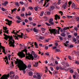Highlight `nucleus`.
I'll return each instance as SVG.
<instances>
[{
  "instance_id": "nucleus-1",
  "label": "nucleus",
  "mask_w": 79,
  "mask_h": 79,
  "mask_svg": "<svg viewBox=\"0 0 79 79\" xmlns=\"http://www.w3.org/2000/svg\"><path fill=\"white\" fill-rule=\"evenodd\" d=\"M8 39H9V43L8 45H10L9 46L10 47H15V45L14 44H15V42L13 39V36H8V37L7 38V40Z\"/></svg>"
},
{
  "instance_id": "nucleus-2",
  "label": "nucleus",
  "mask_w": 79,
  "mask_h": 79,
  "mask_svg": "<svg viewBox=\"0 0 79 79\" xmlns=\"http://www.w3.org/2000/svg\"><path fill=\"white\" fill-rule=\"evenodd\" d=\"M27 48H25V49L23 50H22L21 52H19L17 54V55H18L21 58H23L24 57H25V54L23 53L24 52H25V53H26V55L27 54Z\"/></svg>"
},
{
  "instance_id": "nucleus-3",
  "label": "nucleus",
  "mask_w": 79,
  "mask_h": 79,
  "mask_svg": "<svg viewBox=\"0 0 79 79\" xmlns=\"http://www.w3.org/2000/svg\"><path fill=\"white\" fill-rule=\"evenodd\" d=\"M32 54L33 55H35V53L34 51H32L31 52V54L29 53H28L26 56V58L27 59H28V60H34V56H32Z\"/></svg>"
},
{
  "instance_id": "nucleus-4",
  "label": "nucleus",
  "mask_w": 79,
  "mask_h": 79,
  "mask_svg": "<svg viewBox=\"0 0 79 79\" xmlns=\"http://www.w3.org/2000/svg\"><path fill=\"white\" fill-rule=\"evenodd\" d=\"M18 68H19L20 71H23V74L26 73V71H25V70L27 68V65L25 64L22 65H19V67Z\"/></svg>"
},
{
  "instance_id": "nucleus-5",
  "label": "nucleus",
  "mask_w": 79,
  "mask_h": 79,
  "mask_svg": "<svg viewBox=\"0 0 79 79\" xmlns=\"http://www.w3.org/2000/svg\"><path fill=\"white\" fill-rule=\"evenodd\" d=\"M16 60L17 61H15V62L16 64L18 65V67H19V65L22 66L24 64V62L23 61L21 60H19V59H17Z\"/></svg>"
},
{
  "instance_id": "nucleus-6",
  "label": "nucleus",
  "mask_w": 79,
  "mask_h": 79,
  "mask_svg": "<svg viewBox=\"0 0 79 79\" xmlns=\"http://www.w3.org/2000/svg\"><path fill=\"white\" fill-rule=\"evenodd\" d=\"M49 31H50L51 34H59L60 31H58L57 30H56V29H49Z\"/></svg>"
},
{
  "instance_id": "nucleus-7",
  "label": "nucleus",
  "mask_w": 79,
  "mask_h": 79,
  "mask_svg": "<svg viewBox=\"0 0 79 79\" xmlns=\"http://www.w3.org/2000/svg\"><path fill=\"white\" fill-rule=\"evenodd\" d=\"M53 19H50L49 22V23L50 24L47 23V22L45 23V24H46V25H47V26H50L51 25H54V23L53 22Z\"/></svg>"
},
{
  "instance_id": "nucleus-8",
  "label": "nucleus",
  "mask_w": 79,
  "mask_h": 79,
  "mask_svg": "<svg viewBox=\"0 0 79 79\" xmlns=\"http://www.w3.org/2000/svg\"><path fill=\"white\" fill-rule=\"evenodd\" d=\"M10 74L9 73L7 75H3L1 78V79H8V77L10 76Z\"/></svg>"
},
{
  "instance_id": "nucleus-9",
  "label": "nucleus",
  "mask_w": 79,
  "mask_h": 79,
  "mask_svg": "<svg viewBox=\"0 0 79 79\" xmlns=\"http://www.w3.org/2000/svg\"><path fill=\"white\" fill-rule=\"evenodd\" d=\"M1 44H2L0 43V48H1V49L2 48V52H3L4 53L5 55H6V53L5 52V48L4 47L2 46V45H1Z\"/></svg>"
},
{
  "instance_id": "nucleus-10",
  "label": "nucleus",
  "mask_w": 79,
  "mask_h": 79,
  "mask_svg": "<svg viewBox=\"0 0 79 79\" xmlns=\"http://www.w3.org/2000/svg\"><path fill=\"white\" fill-rule=\"evenodd\" d=\"M5 21H7L8 23V25L9 26H11V24H12V21L9 20L7 19H6L5 20Z\"/></svg>"
},
{
  "instance_id": "nucleus-11",
  "label": "nucleus",
  "mask_w": 79,
  "mask_h": 79,
  "mask_svg": "<svg viewBox=\"0 0 79 79\" xmlns=\"http://www.w3.org/2000/svg\"><path fill=\"white\" fill-rule=\"evenodd\" d=\"M10 74L11 75V76H10V77L11 79H13V78H14V77L15 76V74H14V72L13 71L10 72Z\"/></svg>"
},
{
  "instance_id": "nucleus-12",
  "label": "nucleus",
  "mask_w": 79,
  "mask_h": 79,
  "mask_svg": "<svg viewBox=\"0 0 79 79\" xmlns=\"http://www.w3.org/2000/svg\"><path fill=\"white\" fill-rule=\"evenodd\" d=\"M7 27H3V29H4V30H5L4 31H3L4 33H6V34H9V32H8V31H9V30H7L6 31V29L7 28Z\"/></svg>"
},
{
  "instance_id": "nucleus-13",
  "label": "nucleus",
  "mask_w": 79,
  "mask_h": 79,
  "mask_svg": "<svg viewBox=\"0 0 79 79\" xmlns=\"http://www.w3.org/2000/svg\"><path fill=\"white\" fill-rule=\"evenodd\" d=\"M36 75L37 76V78L38 79H41V76L39 74V73H36Z\"/></svg>"
},
{
  "instance_id": "nucleus-14",
  "label": "nucleus",
  "mask_w": 79,
  "mask_h": 79,
  "mask_svg": "<svg viewBox=\"0 0 79 79\" xmlns=\"http://www.w3.org/2000/svg\"><path fill=\"white\" fill-rule=\"evenodd\" d=\"M39 66V62H35V64L34 65V66L36 67H37Z\"/></svg>"
},
{
  "instance_id": "nucleus-15",
  "label": "nucleus",
  "mask_w": 79,
  "mask_h": 79,
  "mask_svg": "<svg viewBox=\"0 0 79 79\" xmlns=\"http://www.w3.org/2000/svg\"><path fill=\"white\" fill-rule=\"evenodd\" d=\"M4 36H5V37L4 38V39L5 40H7V38L8 37V36L7 35H6L5 33H4Z\"/></svg>"
},
{
  "instance_id": "nucleus-16",
  "label": "nucleus",
  "mask_w": 79,
  "mask_h": 79,
  "mask_svg": "<svg viewBox=\"0 0 79 79\" xmlns=\"http://www.w3.org/2000/svg\"><path fill=\"white\" fill-rule=\"evenodd\" d=\"M69 69H71L70 70V72L71 73H74V70L72 69L71 68H69Z\"/></svg>"
},
{
  "instance_id": "nucleus-17",
  "label": "nucleus",
  "mask_w": 79,
  "mask_h": 79,
  "mask_svg": "<svg viewBox=\"0 0 79 79\" xmlns=\"http://www.w3.org/2000/svg\"><path fill=\"white\" fill-rule=\"evenodd\" d=\"M35 45V47L36 48H38V44H37V42H35L34 43Z\"/></svg>"
},
{
  "instance_id": "nucleus-18",
  "label": "nucleus",
  "mask_w": 79,
  "mask_h": 79,
  "mask_svg": "<svg viewBox=\"0 0 79 79\" xmlns=\"http://www.w3.org/2000/svg\"><path fill=\"white\" fill-rule=\"evenodd\" d=\"M39 40L40 39V40H44V36H39Z\"/></svg>"
},
{
  "instance_id": "nucleus-19",
  "label": "nucleus",
  "mask_w": 79,
  "mask_h": 79,
  "mask_svg": "<svg viewBox=\"0 0 79 79\" xmlns=\"http://www.w3.org/2000/svg\"><path fill=\"white\" fill-rule=\"evenodd\" d=\"M26 30L27 32H30V29L29 28H27L26 29Z\"/></svg>"
},
{
  "instance_id": "nucleus-20",
  "label": "nucleus",
  "mask_w": 79,
  "mask_h": 79,
  "mask_svg": "<svg viewBox=\"0 0 79 79\" xmlns=\"http://www.w3.org/2000/svg\"><path fill=\"white\" fill-rule=\"evenodd\" d=\"M58 15H57V14H56V15H55V19H56V20H57V19H58Z\"/></svg>"
},
{
  "instance_id": "nucleus-21",
  "label": "nucleus",
  "mask_w": 79,
  "mask_h": 79,
  "mask_svg": "<svg viewBox=\"0 0 79 79\" xmlns=\"http://www.w3.org/2000/svg\"><path fill=\"white\" fill-rule=\"evenodd\" d=\"M44 69L45 70V73H47V71L48 70V68L47 67H45Z\"/></svg>"
},
{
  "instance_id": "nucleus-22",
  "label": "nucleus",
  "mask_w": 79,
  "mask_h": 79,
  "mask_svg": "<svg viewBox=\"0 0 79 79\" xmlns=\"http://www.w3.org/2000/svg\"><path fill=\"white\" fill-rule=\"evenodd\" d=\"M35 37H36V39H37V40H38L39 42L40 41V40L39 39V36L36 35L35 36Z\"/></svg>"
},
{
  "instance_id": "nucleus-23",
  "label": "nucleus",
  "mask_w": 79,
  "mask_h": 79,
  "mask_svg": "<svg viewBox=\"0 0 79 79\" xmlns=\"http://www.w3.org/2000/svg\"><path fill=\"white\" fill-rule=\"evenodd\" d=\"M33 31L35 32H38V30H37V29H35V28H34L33 29Z\"/></svg>"
},
{
  "instance_id": "nucleus-24",
  "label": "nucleus",
  "mask_w": 79,
  "mask_h": 79,
  "mask_svg": "<svg viewBox=\"0 0 79 79\" xmlns=\"http://www.w3.org/2000/svg\"><path fill=\"white\" fill-rule=\"evenodd\" d=\"M44 11H42L40 14V16H43V15H44Z\"/></svg>"
},
{
  "instance_id": "nucleus-25",
  "label": "nucleus",
  "mask_w": 79,
  "mask_h": 79,
  "mask_svg": "<svg viewBox=\"0 0 79 79\" xmlns=\"http://www.w3.org/2000/svg\"><path fill=\"white\" fill-rule=\"evenodd\" d=\"M15 5H16V6H18V7L19 6V3H18V2H15Z\"/></svg>"
},
{
  "instance_id": "nucleus-26",
  "label": "nucleus",
  "mask_w": 79,
  "mask_h": 79,
  "mask_svg": "<svg viewBox=\"0 0 79 79\" xmlns=\"http://www.w3.org/2000/svg\"><path fill=\"white\" fill-rule=\"evenodd\" d=\"M16 18L18 19V20H21V19L20 18V17L17 16L16 17Z\"/></svg>"
},
{
  "instance_id": "nucleus-27",
  "label": "nucleus",
  "mask_w": 79,
  "mask_h": 79,
  "mask_svg": "<svg viewBox=\"0 0 79 79\" xmlns=\"http://www.w3.org/2000/svg\"><path fill=\"white\" fill-rule=\"evenodd\" d=\"M11 12H14V11H16L17 10V8H16L15 9H14L13 10H11Z\"/></svg>"
},
{
  "instance_id": "nucleus-28",
  "label": "nucleus",
  "mask_w": 79,
  "mask_h": 79,
  "mask_svg": "<svg viewBox=\"0 0 79 79\" xmlns=\"http://www.w3.org/2000/svg\"><path fill=\"white\" fill-rule=\"evenodd\" d=\"M45 0V3H44V5H47V2H48L50 1V0Z\"/></svg>"
},
{
  "instance_id": "nucleus-29",
  "label": "nucleus",
  "mask_w": 79,
  "mask_h": 79,
  "mask_svg": "<svg viewBox=\"0 0 79 79\" xmlns=\"http://www.w3.org/2000/svg\"><path fill=\"white\" fill-rule=\"evenodd\" d=\"M66 62H65V61H63L62 62L61 64L62 65H65V64H66Z\"/></svg>"
},
{
  "instance_id": "nucleus-30",
  "label": "nucleus",
  "mask_w": 79,
  "mask_h": 79,
  "mask_svg": "<svg viewBox=\"0 0 79 79\" xmlns=\"http://www.w3.org/2000/svg\"><path fill=\"white\" fill-rule=\"evenodd\" d=\"M61 35L62 37H65V36H66V34L64 33H62L61 34Z\"/></svg>"
},
{
  "instance_id": "nucleus-31",
  "label": "nucleus",
  "mask_w": 79,
  "mask_h": 79,
  "mask_svg": "<svg viewBox=\"0 0 79 79\" xmlns=\"http://www.w3.org/2000/svg\"><path fill=\"white\" fill-rule=\"evenodd\" d=\"M59 69L60 70H64V68H62L61 66H59Z\"/></svg>"
},
{
  "instance_id": "nucleus-32",
  "label": "nucleus",
  "mask_w": 79,
  "mask_h": 79,
  "mask_svg": "<svg viewBox=\"0 0 79 79\" xmlns=\"http://www.w3.org/2000/svg\"><path fill=\"white\" fill-rule=\"evenodd\" d=\"M55 8V6H51V10H53V9Z\"/></svg>"
},
{
  "instance_id": "nucleus-33",
  "label": "nucleus",
  "mask_w": 79,
  "mask_h": 79,
  "mask_svg": "<svg viewBox=\"0 0 79 79\" xmlns=\"http://www.w3.org/2000/svg\"><path fill=\"white\" fill-rule=\"evenodd\" d=\"M30 76H32V72L31 71L29 73Z\"/></svg>"
},
{
  "instance_id": "nucleus-34",
  "label": "nucleus",
  "mask_w": 79,
  "mask_h": 79,
  "mask_svg": "<svg viewBox=\"0 0 79 79\" xmlns=\"http://www.w3.org/2000/svg\"><path fill=\"white\" fill-rule=\"evenodd\" d=\"M59 37L60 40H63V38L61 36H59Z\"/></svg>"
},
{
  "instance_id": "nucleus-35",
  "label": "nucleus",
  "mask_w": 79,
  "mask_h": 79,
  "mask_svg": "<svg viewBox=\"0 0 79 79\" xmlns=\"http://www.w3.org/2000/svg\"><path fill=\"white\" fill-rule=\"evenodd\" d=\"M50 38H48V39H46L45 40L46 42L48 43L49 42V40H50Z\"/></svg>"
},
{
  "instance_id": "nucleus-36",
  "label": "nucleus",
  "mask_w": 79,
  "mask_h": 79,
  "mask_svg": "<svg viewBox=\"0 0 79 79\" xmlns=\"http://www.w3.org/2000/svg\"><path fill=\"white\" fill-rule=\"evenodd\" d=\"M8 3V2L7 1L4 2L5 6H6V5Z\"/></svg>"
},
{
  "instance_id": "nucleus-37",
  "label": "nucleus",
  "mask_w": 79,
  "mask_h": 79,
  "mask_svg": "<svg viewBox=\"0 0 79 79\" xmlns=\"http://www.w3.org/2000/svg\"><path fill=\"white\" fill-rule=\"evenodd\" d=\"M20 4L22 5H24V2L23 1H20L19 2Z\"/></svg>"
},
{
  "instance_id": "nucleus-38",
  "label": "nucleus",
  "mask_w": 79,
  "mask_h": 79,
  "mask_svg": "<svg viewBox=\"0 0 79 79\" xmlns=\"http://www.w3.org/2000/svg\"><path fill=\"white\" fill-rule=\"evenodd\" d=\"M65 64H66L67 66L69 67V66H70V65L68 64V63L66 62Z\"/></svg>"
},
{
  "instance_id": "nucleus-39",
  "label": "nucleus",
  "mask_w": 79,
  "mask_h": 79,
  "mask_svg": "<svg viewBox=\"0 0 79 79\" xmlns=\"http://www.w3.org/2000/svg\"><path fill=\"white\" fill-rule=\"evenodd\" d=\"M75 7V4L73 3L72 5V8H74Z\"/></svg>"
},
{
  "instance_id": "nucleus-40",
  "label": "nucleus",
  "mask_w": 79,
  "mask_h": 79,
  "mask_svg": "<svg viewBox=\"0 0 79 79\" xmlns=\"http://www.w3.org/2000/svg\"><path fill=\"white\" fill-rule=\"evenodd\" d=\"M56 69L57 71H58L59 70V69H60V66L59 67L57 66L56 67Z\"/></svg>"
},
{
  "instance_id": "nucleus-41",
  "label": "nucleus",
  "mask_w": 79,
  "mask_h": 79,
  "mask_svg": "<svg viewBox=\"0 0 79 79\" xmlns=\"http://www.w3.org/2000/svg\"><path fill=\"white\" fill-rule=\"evenodd\" d=\"M76 20H77V21L79 22V17H76Z\"/></svg>"
},
{
  "instance_id": "nucleus-42",
  "label": "nucleus",
  "mask_w": 79,
  "mask_h": 79,
  "mask_svg": "<svg viewBox=\"0 0 79 79\" xmlns=\"http://www.w3.org/2000/svg\"><path fill=\"white\" fill-rule=\"evenodd\" d=\"M10 66L11 68H13L14 67V64H10Z\"/></svg>"
},
{
  "instance_id": "nucleus-43",
  "label": "nucleus",
  "mask_w": 79,
  "mask_h": 79,
  "mask_svg": "<svg viewBox=\"0 0 79 79\" xmlns=\"http://www.w3.org/2000/svg\"><path fill=\"white\" fill-rule=\"evenodd\" d=\"M56 8L58 10H60V7L58 6H56Z\"/></svg>"
},
{
  "instance_id": "nucleus-44",
  "label": "nucleus",
  "mask_w": 79,
  "mask_h": 79,
  "mask_svg": "<svg viewBox=\"0 0 79 79\" xmlns=\"http://www.w3.org/2000/svg\"><path fill=\"white\" fill-rule=\"evenodd\" d=\"M68 3L67 2H65V4H64V6H67V5H68Z\"/></svg>"
},
{
  "instance_id": "nucleus-45",
  "label": "nucleus",
  "mask_w": 79,
  "mask_h": 79,
  "mask_svg": "<svg viewBox=\"0 0 79 79\" xmlns=\"http://www.w3.org/2000/svg\"><path fill=\"white\" fill-rule=\"evenodd\" d=\"M56 52H60V50L58 49H56Z\"/></svg>"
},
{
  "instance_id": "nucleus-46",
  "label": "nucleus",
  "mask_w": 79,
  "mask_h": 79,
  "mask_svg": "<svg viewBox=\"0 0 79 79\" xmlns=\"http://www.w3.org/2000/svg\"><path fill=\"white\" fill-rule=\"evenodd\" d=\"M41 30L43 31H45V30H46V29L44 28H41Z\"/></svg>"
},
{
  "instance_id": "nucleus-47",
  "label": "nucleus",
  "mask_w": 79,
  "mask_h": 79,
  "mask_svg": "<svg viewBox=\"0 0 79 79\" xmlns=\"http://www.w3.org/2000/svg\"><path fill=\"white\" fill-rule=\"evenodd\" d=\"M29 9H30V10H33V7H29Z\"/></svg>"
},
{
  "instance_id": "nucleus-48",
  "label": "nucleus",
  "mask_w": 79,
  "mask_h": 79,
  "mask_svg": "<svg viewBox=\"0 0 79 79\" xmlns=\"http://www.w3.org/2000/svg\"><path fill=\"white\" fill-rule=\"evenodd\" d=\"M19 78V77H18V76H15V79H18Z\"/></svg>"
},
{
  "instance_id": "nucleus-49",
  "label": "nucleus",
  "mask_w": 79,
  "mask_h": 79,
  "mask_svg": "<svg viewBox=\"0 0 79 79\" xmlns=\"http://www.w3.org/2000/svg\"><path fill=\"white\" fill-rule=\"evenodd\" d=\"M57 28H58V29H57V30H58V31L60 32V29H61V27H57Z\"/></svg>"
},
{
  "instance_id": "nucleus-50",
  "label": "nucleus",
  "mask_w": 79,
  "mask_h": 79,
  "mask_svg": "<svg viewBox=\"0 0 79 79\" xmlns=\"http://www.w3.org/2000/svg\"><path fill=\"white\" fill-rule=\"evenodd\" d=\"M34 55V57L35 58H37V55L36 54H35Z\"/></svg>"
},
{
  "instance_id": "nucleus-51",
  "label": "nucleus",
  "mask_w": 79,
  "mask_h": 79,
  "mask_svg": "<svg viewBox=\"0 0 79 79\" xmlns=\"http://www.w3.org/2000/svg\"><path fill=\"white\" fill-rule=\"evenodd\" d=\"M50 69H51V71H53V67H50Z\"/></svg>"
},
{
  "instance_id": "nucleus-52",
  "label": "nucleus",
  "mask_w": 79,
  "mask_h": 79,
  "mask_svg": "<svg viewBox=\"0 0 79 79\" xmlns=\"http://www.w3.org/2000/svg\"><path fill=\"white\" fill-rule=\"evenodd\" d=\"M4 59L5 60H6L7 61H8V57H7V56H6L5 58H4Z\"/></svg>"
},
{
  "instance_id": "nucleus-53",
  "label": "nucleus",
  "mask_w": 79,
  "mask_h": 79,
  "mask_svg": "<svg viewBox=\"0 0 79 79\" xmlns=\"http://www.w3.org/2000/svg\"><path fill=\"white\" fill-rule=\"evenodd\" d=\"M25 10V8L24 7H23L22 9V11H24Z\"/></svg>"
},
{
  "instance_id": "nucleus-54",
  "label": "nucleus",
  "mask_w": 79,
  "mask_h": 79,
  "mask_svg": "<svg viewBox=\"0 0 79 79\" xmlns=\"http://www.w3.org/2000/svg\"><path fill=\"white\" fill-rule=\"evenodd\" d=\"M68 58H69V60H72V58H71V56H69Z\"/></svg>"
},
{
  "instance_id": "nucleus-55",
  "label": "nucleus",
  "mask_w": 79,
  "mask_h": 79,
  "mask_svg": "<svg viewBox=\"0 0 79 79\" xmlns=\"http://www.w3.org/2000/svg\"><path fill=\"white\" fill-rule=\"evenodd\" d=\"M34 10H35V11H37V10H38V8L37 7H35Z\"/></svg>"
},
{
  "instance_id": "nucleus-56",
  "label": "nucleus",
  "mask_w": 79,
  "mask_h": 79,
  "mask_svg": "<svg viewBox=\"0 0 79 79\" xmlns=\"http://www.w3.org/2000/svg\"><path fill=\"white\" fill-rule=\"evenodd\" d=\"M64 31H66L67 30V27H65L63 29Z\"/></svg>"
},
{
  "instance_id": "nucleus-57",
  "label": "nucleus",
  "mask_w": 79,
  "mask_h": 79,
  "mask_svg": "<svg viewBox=\"0 0 79 79\" xmlns=\"http://www.w3.org/2000/svg\"><path fill=\"white\" fill-rule=\"evenodd\" d=\"M59 13H61V15H63V12H62L61 11H59Z\"/></svg>"
},
{
  "instance_id": "nucleus-58",
  "label": "nucleus",
  "mask_w": 79,
  "mask_h": 79,
  "mask_svg": "<svg viewBox=\"0 0 79 79\" xmlns=\"http://www.w3.org/2000/svg\"><path fill=\"white\" fill-rule=\"evenodd\" d=\"M20 21H21H21L20 20L19 21V20H18L16 21V22H17V23H20Z\"/></svg>"
},
{
  "instance_id": "nucleus-59",
  "label": "nucleus",
  "mask_w": 79,
  "mask_h": 79,
  "mask_svg": "<svg viewBox=\"0 0 79 79\" xmlns=\"http://www.w3.org/2000/svg\"><path fill=\"white\" fill-rule=\"evenodd\" d=\"M77 40H76V38H74L73 39V41L74 42H76Z\"/></svg>"
},
{
  "instance_id": "nucleus-60",
  "label": "nucleus",
  "mask_w": 79,
  "mask_h": 79,
  "mask_svg": "<svg viewBox=\"0 0 79 79\" xmlns=\"http://www.w3.org/2000/svg\"><path fill=\"white\" fill-rule=\"evenodd\" d=\"M63 7H64V9H66V6H64V4L63 5Z\"/></svg>"
},
{
  "instance_id": "nucleus-61",
  "label": "nucleus",
  "mask_w": 79,
  "mask_h": 79,
  "mask_svg": "<svg viewBox=\"0 0 79 79\" xmlns=\"http://www.w3.org/2000/svg\"><path fill=\"white\" fill-rule=\"evenodd\" d=\"M74 35L76 37V36L77 35V33H75L74 34Z\"/></svg>"
},
{
  "instance_id": "nucleus-62",
  "label": "nucleus",
  "mask_w": 79,
  "mask_h": 79,
  "mask_svg": "<svg viewBox=\"0 0 79 79\" xmlns=\"http://www.w3.org/2000/svg\"><path fill=\"white\" fill-rule=\"evenodd\" d=\"M33 77H34V78H37V76L36 75H34L33 76Z\"/></svg>"
},
{
  "instance_id": "nucleus-63",
  "label": "nucleus",
  "mask_w": 79,
  "mask_h": 79,
  "mask_svg": "<svg viewBox=\"0 0 79 79\" xmlns=\"http://www.w3.org/2000/svg\"><path fill=\"white\" fill-rule=\"evenodd\" d=\"M76 64H79V62L78 61H76Z\"/></svg>"
},
{
  "instance_id": "nucleus-64",
  "label": "nucleus",
  "mask_w": 79,
  "mask_h": 79,
  "mask_svg": "<svg viewBox=\"0 0 79 79\" xmlns=\"http://www.w3.org/2000/svg\"><path fill=\"white\" fill-rule=\"evenodd\" d=\"M76 39L77 40H78L79 39V36H77V37Z\"/></svg>"
}]
</instances>
